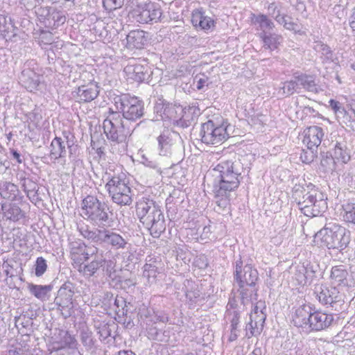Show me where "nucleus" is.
<instances>
[{
    "label": "nucleus",
    "instance_id": "obj_53",
    "mask_svg": "<svg viewBox=\"0 0 355 355\" xmlns=\"http://www.w3.org/2000/svg\"><path fill=\"white\" fill-rule=\"evenodd\" d=\"M239 318H240L239 313L237 311H234L233 315L231 319V327H232V334H234V338H237L236 331H237L238 324L239 323Z\"/></svg>",
    "mask_w": 355,
    "mask_h": 355
},
{
    "label": "nucleus",
    "instance_id": "obj_18",
    "mask_svg": "<svg viewBox=\"0 0 355 355\" xmlns=\"http://www.w3.org/2000/svg\"><path fill=\"white\" fill-rule=\"evenodd\" d=\"M111 245L115 250H125L130 247V244L119 234L105 229L101 243Z\"/></svg>",
    "mask_w": 355,
    "mask_h": 355
},
{
    "label": "nucleus",
    "instance_id": "obj_47",
    "mask_svg": "<svg viewBox=\"0 0 355 355\" xmlns=\"http://www.w3.org/2000/svg\"><path fill=\"white\" fill-rule=\"evenodd\" d=\"M313 48L316 52L320 53L327 59L331 58L332 56V51L330 48L322 42H315Z\"/></svg>",
    "mask_w": 355,
    "mask_h": 355
},
{
    "label": "nucleus",
    "instance_id": "obj_4",
    "mask_svg": "<svg viewBox=\"0 0 355 355\" xmlns=\"http://www.w3.org/2000/svg\"><path fill=\"white\" fill-rule=\"evenodd\" d=\"M314 242L320 247L343 250L349 243V236L344 227L334 223H329L317 232Z\"/></svg>",
    "mask_w": 355,
    "mask_h": 355
},
{
    "label": "nucleus",
    "instance_id": "obj_9",
    "mask_svg": "<svg viewBox=\"0 0 355 355\" xmlns=\"http://www.w3.org/2000/svg\"><path fill=\"white\" fill-rule=\"evenodd\" d=\"M73 288L72 283L65 282L58 290L54 300V303L58 306V309L61 311L62 315L65 318L70 317L73 313Z\"/></svg>",
    "mask_w": 355,
    "mask_h": 355
},
{
    "label": "nucleus",
    "instance_id": "obj_41",
    "mask_svg": "<svg viewBox=\"0 0 355 355\" xmlns=\"http://www.w3.org/2000/svg\"><path fill=\"white\" fill-rule=\"evenodd\" d=\"M157 273V267L155 265L146 263L144 266L143 275L147 279L149 284H151L155 282Z\"/></svg>",
    "mask_w": 355,
    "mask_h": 355
},
{
    "label": "nucleus",
    "instance_id": "obj_52",
    "mask_svg": "<svg viewBox=\"0 0 355 355\" xmlns=\"http://www.w3.org/2000/svg\"><path fill=\"white\" fill-rule=\"evenodd\" d=\"M295 268V279L300 284H305L306 282V277L305 275L306 272V268L304 266H297Z\"/></svg>",
    "mask_w": 355,
    "mask_h": 355
},
{
    "label": "nucleus",
    "instance_id": "obj_46",
    "mask_svg": "<svg viewBox=\"0 0 355 355\" xmlns=\"http://www.w3.org/2000/svg\"><path fill=\"white\" fill-rule=\"evenodd\" d=\"M257 20L260 24V27L263 31L262 33H269V31L272 30V28H274L273 22L269 19H268V17L266 15H259L257 17Z\"/></svg>",
    "mask_w": 355,
    "mask_h": 355
},
{
    "label": "nucleus",
    "instance_id": "obj_23",
    "mask_svg": "<svg viewBox=\"0 0 355 355\" xmlns=\"http://www.w3.org/2000/svg\"><path fill=\"white\" fill-rule=\"evenodd\" d=\"M135 2L136 8L133 12L135 15L136 20L141 24H148L150 22V9L147 8L148 0H133Z\"/></svg>",
    "mask_w": 355,
    "mask_h": 355
},
{
    "label": "nucleus",
    "instance_id": "obj_61",
    "mask_svg": "<svg viewBox=\"0 0 355 355\" xmlns=\"http://www.w3.org/2000/svg\"><path fill=\"white\" fill-rule=\"evenodd\" d=\"M284 26L288 30L294 31H299L297 24L293 22L291 17H290V20L286 21V22L284 24Z\"/></svg>",
    "mask_w": 355,
    "mask_h": 355
},
{
    "label": "nucleus",
    "instance_id": "obj_35",
    "mask_svg": "<svg viewBox=\"0 0 355 355\" xmlns=\"http://www.w3.org/2000/svg\"><path fill=\"white\" fill-rule=\"evenodd\" d=\"M50 156L51 158L57 159L66 156L67 150L64 142L60 137H55L50 146Z\"/></svg>",
    "mask_w": 355,
    "mask_h": 355
},
{
    "label": "nucleus",
    "instance_id": "obj_57",
    "mask_svg": "<svg viewBox=\"0 0 355 355\" xmlns=\"http://www.w3.org/2000/svg\"><path fill=\"white\" fill-rule=\"evenodd\" d=\"M203 15H204L203 12L200 10L193 11V14H192V18H191L192 24L196 27L199 26Z\"/></svg>",
    "mask_w": 355,
    "mask_h": 355
},
{
    "label": "nucleus",
    "instance_id": "obj_55",
    "mask_svg": "<svg viewBox=\"0 0 355 355\" xmlns=\"http://www.w3.org/2000/svg\"><path fill=\"white\" fill-rule=\"evenodd\" d=\"M255 327H257L256 323L250 320V322L246 326V336L248 338H251L261 334V332H255Z\"/></svg>",
    "mask_w": 355,
    "mask_h": 355
},
{
    "label": "nucleus",
    "instance_id": "obj_30",
    "mask_svg": "<svg viewBox=\"0 0 355 355\" xmlns=\"http://www.w3.org/2000/svg\"><path fill=\"white\" fill-rule=\"evenodd\" d=\"M76 339L64 330H59L58 336L54 338V344L57 345L55 350L64 349L65 347H73L76 345Z\"/></svg>",
    "mask_w": 355,
    "mask_h": 355
},
{
    "label": "nucleus",
    "instance_id": "obj_28",
    "mask_svg": "<svg viewBox=\"0 0 355 355\" xmlns=\"http://www.w3.org/2000/svg\"><path fill=\"white\" fill-rule=\"evenodd\" d=\"M330 278L334 284L343 286L348 285V272L345 266H334L331 270Z\"/></svg>",
    "mask_w": 355,
    "mask_h": 355
},
{
    "label": "nucleus",
    "instance_id": "obj_24",
    "mask_svg": "<svg viewBox=\"0 0 355 355\" xmlns=\"http://www.w3.org/2000/svg\"><path fill=\"white\" fill-rule=\"evenodd\" d=\"M106 295L110 302V309L116 313L118 317L126 316L128 312V309L125 298L119 295H116L114 297L112 293H107Z\"/></svg>",
    "mask_w": 355,
    "mask_h": 355
},
{
    "label": "nucleus",
    "instance_id": "obj_37",
    "mask_svg": "<svg viewBox=\"0 0 355 355\" xmlns=\"http://www.w3.org/2000/svg\"><path fill=\"white\" fill-rule=\"evenodd\" d=\"M320 169L324 173L332 171L335 169L336 159L329 152L321 153Z\"/></svg>",
    "mask_w": 355,
    "mask_h": 355
},
{
    "label": "nucleus",
    "instance_id": "obj_51",
    "mask_svg": "<svg viewBox=\"0 0 355 355\" xmlns=\"http://www.w3.org/2000/svg\"><path fill=\"white\" fill-rule=\"evenodd\" d=\"M124 0H103V6L106 10H113L121 8L123 5Z\"/></svg>",
    "mask_w": 355,
    "mask_h": 355
},
{
    "label": "nucleus",
    "instance_id": "obj_26",
    "mask_svg": "<svg viewBox=\"0 0 355 355\" xmlns=\"http://www.w3.org/2000/svg\"><path fill=\"white\" fill-rule=\"evenodd\" d=\"M257 284H252L250 286H239L241 300L243 304H253L257 300Z\"/></svg>",
    "mask_w": 355,
    "mask_h": 355
},
{
    "label": "nucleus",
    "instance_id": "obj_44",
    "mask_svg": "<svg viewBox=\"0 0 355 355\" xmlns=\"http://www.w3.org/2000/svg\"><path fill=\"white\" fill-rule=\"evenodd\" d=\"M317 149H302L300 158L303 163L311 164L317 156Z\"/></svg>",
    "mask_w": 355,
    "mask_h": 355
},
{
    "label": "nucleus",
    "instance_id": "obj_20",
    "mask_svg": "<svg viewBox=\"0 0 355 355\" xmlns=\"http://www.w3.org/2000/svg\"><path fill=\"white\" fill-rule=\"evenodd\" d=\"M71 259L77 263H83L89 259V253L86 252V245L82 241L69 243Z\"/></svg>",
    "mask_w": 355,
    "mask_h": 355
},
{
    "label": "nucleus",
    "instance_id": "obj_11",
    "mask_svg": "<svg viewBox=\"0 0 355 355\" xmlns=\"http://www.w3.org/2000/svg\"><path fill=\"white\" fill-rule=\"evenodd\" d=\"M314 293L319 302L324 305H333L342 301V296L338 290L335 287H328L324 284H317L315 286Z\"/></svg>",
    "mask_w": 355,
    "mask_h": 355
},
{
    "label": "nucleus",
    "instance_id": "obj_16",
    "mask_svg": "<svg viewBox=\"0 0 355 355\" xmlns=\"http://www.w3.org/2000/svg\"><path fill=\"white\" fill-rule=\"evenodd\" d=\"M303 143L310 149H318L324 136L323 130L319 126H311L304 132Z\"/></svg>",
    "mask_w": 355,
    "mask_h": 355
},
{
    "label": "nucleus",
    "instance_id": "obj_5",
    "mask_svg": "<svg viewBox=\"0 0 355 355\" xmlns=\"http://www.w3.org/2000/svg\"><path fill=\"white\" fill-rule=\"evenodd\" d=\"M114 101L119 112L128 121H135L144 115V105L137 97L123 94L116 96Z\"/></svg>",
    "mask_w": 355,
    "mask_h": 355
},
{
    "label": "nucleus",
    "instance_id": "obj_29",
    "mask_svg": "<svg viewBox=\"0 0 355 355\" xmlns=\"http://www.w3.org/2000/svg\"><path fill=\"white\" fill-rule=\"evenodd\" d=\"M20 80L24 87L31 92L37 90L40 83V76L32 71H23Z\"/></svg>",
    "mask_w": 355,
    "mask_h": 355
},
{
    "label": "nucleus",
    "instance_id": "obj_6",
    "mask_svg": "<svg viewBox=\"0 0 355 355\" xmlns=\"http://www.w3.org/2000/svg\"><path fill=\"white\" fill-rule=\"evenodd\" d=\"M105 188L114 203L120 206L132 203L131 189L124 179L114 176L106 183Z\"/></svg>",
    "mask_w": 355,
    "mask_h": 355
},
{
    "label": "nucleus",
    "instance_id": "obj_56",
    "mask_svg": "<svg viewBox=\"0 0 355 355\" xmlns=\"http://www.w3.org/2000/svg\"><path fill=\"white\" fill-rule=\"evenodd\" d=\"M22 182V187L26 193L29 191H34L38 189L37 184L29 179H24Z\"/></svg>",
    "mask_w": 355,
    "mask_h": 355
},
{
    "label": "nucleus",
    "instance_id": "obj_25",
    "mask_svg": "<svg viewBox=\"0 0 355 355\" xmlns=\"http://www.w3.org/2000/svg\"><path fill=\"white\" fill-rule=\"evenodd\" d=\"M126 41V46L128 49H141L144 47L146 42V38L145 37L144 31L135 30L130 31L128 35H127Z\"/></svg>",
    "mask_w": 355,
    "mask_h": 355
},
{
    "label": "nucleus",
    "instance_id": "obj_43",
    "mask_svg": "<svg viewBox=\"0 0 355 355\" xmlns=\"http://www.w3.org/2000/svg\"><path fill=\"white\" fill-rule=\"evenodd\" d=\"M266 318V315L262 311H259V313H251L250 320L255 322L257 325L255 332L262 331Z\"/></svg>",
    "mask_w": 355,
    "mask_h": 355
},
{
    "label": "nucleus",
    "instance_id": "obj_64",
    "mask_svg": "<svg viewBox=\"0 0 355 355\" xmlns=\"http://www.w3.org/2000/svg\"><path fill=\"white\" fill-rule=\"evenodd\" d=\"M27 197L33 202L38 199L37 189L29 191L26 193Z\"/></svg>",
    "mask_w": 355,
    "mask_h": 355
},
{
    "label": "nucleus",
    "instance_id": "obj_31",
    "mask_svg": "<svg viewBox=\"0 0 355 355\" xmlns=\"http://www.w3.org/2000/svg\"><path fill=\"white\" fill-rule=\"evenodd\" d=\"M28 289L36 298L44 302L48 300L53 286L51 285H36L31 283L28 285Z\"/></svg>",
    "mask_w": 355,
    "mask_h": 355
},
{
    "label": "nucleus",
    "instance_id": "obj_32",
    "mask_svg": "<svg viewBox=\"0 0 355 355\" xmlns=\"http://www.w3.org/2000/svg\"><path fill=\"white\" fill-rule=\"evenodd\" d=\"M260 37L263 42V48L270 51L277 49L282 41V36L275 33H261Z\"/></svg>",
    "mask_w": 355,
    "mask_h": 355
},
{
    "label": "nucleus",
    "instance_id": "obj_7",
    "mask_svg": "<svg viewBox=\"0 0 355 355\" xmlns=\"http://www.w3.org/2000/svg\"><path fill=\"white\" fill-rule=\"evenodd\" d=\"M103 127L107 138L116 143L125 141L129 134L119 112L112 111L104 120Z\"/></svg>",
    "mask_w": 355,
    "mask_h": 355
},
{
    "label": "nucleus",
    "instance_id": "obj_33",
    "mask_svg": "<svg viewBox=\"0 0 355 355\" xmlns=\"http://www.w3.org/2000/svg\"><path fill=\"white\" fill-rule=\"evenodd\" d=\"M295 78L298 83V87L300 88L302 87L308 92L315 94L318 92V89L313 76L301 73L295 76Z\"/></svg>",
    "mask_w": 355,
    "mask_h": 355
},
{
    "label": "nucleus",
    "instance_id": "obj_3",
    "mask_svg": "<svg viewBox=\"0 0 355 355\" xmlns=\"http://www.w3.org/2000/svg\"><path fill=\"white\" fill-rule=\"evenodd\" d=\"M82 211L85 218L100 228L110 227L113 223V213L105 202L92 195L82 201Z\"/></svg>",
    "mask_w": 355,
    "mask_h": 355
},
{
    "label": "nucleus",
    "instance_id": "obj_49",
    "mask_svg": "<svg viewBox=\"0 0 355 355\" xmlns=\"http://www.w3.org/2000/svg\"><path fill=\"white\" fill-rule=\"evenodd\" d=\"M112 327H114V324L110 325L107 323L100 324L98 327V334H99L100 338L102 340H105L108 337L111 336L112 334Z\"/></svg>",
    "mask_w": 355,
    "mask_h": 355
},
{
    "label": "nucleus",
    "instance_id": "obj_22",
    "mask_svg": "<svg viewBox=\"0 0 355 355\" xmlns=\"http://www.w3.org/2000/svg\"><path fill=\"white\" fill-rule=\"evenodd\" d=\"M79 101L91 102L95 99L98 94V87L96 83H91L87 85H82L76 92Z\"/></svg>",
    "mask_w": 355,
    "mask_h": 355
},
{
    "label": "nucleus",
    "instance_id": "obj_10",
    "mask_svg": "<svg viewBox=\"0 0 355 355\" xmlns=\"http://www.w3.org/2000/svg\"><path fill=\"white\" fill-rule=\"evenodd\" d=\"M241 261L236 262L234 271V278L238 286H248L257 284L259 280V273L251 264L242 266Z\"/></svg>",
    "mask_w": 355,
    "mask_h": 355
},
{
    "label": "nucleus",
    "instance_id": "obj_45",
    "mask_svg": "<svg viewBox=\"0 0 355 355\" xmlns=\"http://www.w3.org/2000/svg\"><path fill=\"white\" fill-rule=\"evenodd\" d=\"M343 209L345 220L355 224V203H347L343 205Z\"/></svg>",
    "mask_w": 355,
    "mask_h": 355
},
{
    "label": "nucleus",
    "instance_id": "obj_50",
    "mask_svg": "<svg viewBox=\"0 0 355 355\" xmlns=\"http://www.w3.org/2000/svg\"><path fill=\"white\" fill-rule=\"evenodd\" d=\"M35 275L37 277L42 276L46 270L47 265L46 260L40 257H38L35 263Z\"/></svg>",
    "mask_w": 355,
    "mask_h": 355
},
{
    "label": "nucleus",
    "instance_id": "obj_36",
    "mask_svg": "<svg viewBox=\"0 0 355 355\" xmlns=\"http://www.w3.org/2000/svg\"><path fill=\"white\" fill-rule=\"evenodd\" d=\"M19 193L17 187L10 182H0V195L5 199L14 200Z\"/></svg>",
    "mask_w": 355,
    "mask_h": 355
},
{
    "label": "nucleus",
    "instance_id": "obj_2",
    "mask_svg": "<svg viewBox=\"0 0 355 355\" xmlns=\"http://www.w3.org/2000/svg\"><path fill=\"white\" fill-rule=\"evenodd\" d=\"M309 185L305 188L302 184H295L293 188L292 197L302 213L306 216L314 217L327 209V203L317 190L311 189L309 191Z\"/></svg>",
    "mask_w": 355,
    "mask_h": 355
},
{
    "label": "nucleus",
    "instance_id": "obj_19",
    "mask_svg": "<svg viewBox=\"0 0 355 355\" xmlns=\"http://www.w3.org/2000/svg\"><path fill=\"white\" fill-rule=\"evenodd\" d=\"M144 225L148 228L154 238H159L166 230L165 220L162 211L155 212L149 222Z\"/></svg>",
    "mask_w": 355,
    "mask_h": 355
},
{
    "label": "nucleus",
    "instance_id": "obj_27",
    "mask_svg": "<svg viewBox=\"0 0 355 355\" xmlns=\"http://www.w3.org/2000/svg\"><path fill=\"white\" fill-rule=\"evenodd\" d=\"M78 230L80 235L83 236L85 239L91 240L92 241L95 243H101L105 228L91 229L87 225H78Z\"/></svg>",
    "mask_w": 355,
    "mask_h": 355
},
{
    "label": "nucleus",
    "instance_id": "obj_21",
    "mask_svg": "<svg viewBox=\"0 0 355 355\" xmlns=\"http://www.w3.org/2000/svg\"><path fill=\"white\" fill-rule=\"evenodd\" d=\"M334 156L336 161L347 163L351 158L350 150L347 148V141L343 138L336 140L334 144Z\"/></svg>",
    "mask_w": 355,
    "mask_h": 355
},
{
    "label": "nucleus",
    "instance_id": "obj_62",
    "mask_svg": "<svg viewBox=\"0 0 355 355\" xmlns=\"http://www.w3.org/2000/svg\"><path fill=\"white\" fill-rule=\"evenodd\" d=\"M191 110H192L191 107L181 108V110H182V112L183 113V114L180 118V123H184L185 121H189V116H189V112H190V111Z\"/></svg>",
    "mask_w": 355,
    "mask_h": 355
},
{
    "label": "nucleus",
    "instance_id": "obj_12",
    "mask_svg": "<svg viewBox=\"0 0 355 355\" xmlns=\"http://www.w3.org/2000/svg\"><path fill=\"white\" fill-rule=\"evenodd\" d=\"M160 209L155 202L149 198H142L137 203L136 212L141 223L144 225L149 222L154 214L160 211Z\"/></svg>",
    "mask_w": 355,
    "mask_h": 355
},
{
    "label": "nucleus",
    "instance_id": "obj_13",
    "mask_svg": "<svg viewBox=\"0 0 355 355\" xmlns=\"http://www.w3.org/2000/svg\"><path fill=\"white\" fill-rule=\"evenodd\" d=\"M127 79L132 80L138 83H141L148 80L151 71L147 65H143L139 63H130L128 64L123 70Z\"/></svg>",
    "mask_w": 355,
    "mask_h": 355
},
{
    "label": "nucleus",
    "instance_id": "obj_17",
    "mask_svg": "<svg viewBox=\"0 0 355 355\" xmlns=\"http://www.w3.org/2000/svg\"><path fill=\"white\" fill-rule=\"evenodd\" d=\"M313 309L309 305H302L297 308L293 315L292 322L298 327L309 329Z\"/></svg>",
    "mask_w": 355,
    "mask_h": 355
},
{
    "label": "nucleus",
    "instance_id": "obj_34",
    "mask_svg": "<svg viewBox=\"0 0 355 355\" xmlns=\"http://www.w3.org/2000/svg\"><path fill=\"white\" fill-rule=\"evenodd\" d=\"M105 259L102 256L98 257L96 255L95 259L87 265H83V263H79L78 270L83 272L85 275L92 276L101 267H103Z\"/></svg>",
    "mask_w": 355,
    "mask_h": 355
},
{
    "label": "nucleus",
    "instance_id": "obj_15",
    "mask_svg": "<svg viewBox=\"0 0 355 355\" xmlns=\"http://www.w3.org/2000/svg\"><path fill=\"white\" fill-rule=\"evenodd\" d=\"M173 136H175L174 132L166 130L157 137L160 155L171 156L175 153L176 144L173 138Z\"/></svg>",
    "mask_w": 355,
    "mask_h": 355
},
{
    "label": "nucleus",
    "instance_id": "obj_39",
    "mask_svg": "<svg viewBox=\"0 0 355 355\" xmlns=\"http://www.w3.org/2000/svg\"><path fill=\"white\" fill-rule=\"evenodd\" d=\"M2 208L4 210V216L7 219L17 221L23 217L21 209L15 205H9L8 209H6L4 206Z\"/></svg>",
    "mask_w": 355,
    "mask_h": 355
},
{
    "label": "nucleus",
    "instance_id": "obj_38",
    "mask_svg": "<svg viewBox=\"0 0 355 355\" xmlns=\"http://www.w3.org/2000/svg\"><path fill=\"white\" fill-rule=\"evenodd\" d=\"M80 338L83 345L87 349H92L94 345V340L92 331L86 326H83L80 330Z\"/></svg>",
    "mask_w": 355,
    "mask_h": 355
},
{
    "label": "nucleus",
    "instance_id": "obj_14",
    "mask_svg": "<svg viewBox=\"0 0 355 355\" xmlns=\"http://www.w3.org/2000/svg\"><path fill=\"white\" fill-rule=\"evenodd\" d=\"M333 321L334 316L332 314L319 311H312L309 329L315 331L325 329L331 324Z\"/></svg>",
    "mask_w": 355,
    "mask_h": 355
},
{
    "label": "nucleus",
    "instance_id": "obj_1",
    "mask_svg": "<svg viewBox=\"0 0 355 355\" xmlns=\"http://www.w3.org/2000/svg\"><path fill=\"white\" fill-rule=\"evenodd\" d=\"M245 171L241 159L220 162L213 169V192L218 211L228 208L231 193L239 187Z\"/></svg>",
    "mask_w": 355,
    "mask_h": 355
},
{
    "label": "nucleus",
    "instance_id": "obj_63",
    "mask_svg": "<svg viewBox=\"0 0 355 355\" xmlns=\"http://www.w3.org/2000/svg\"><path fill=\"white\" fill-rule=\"evenodd\" d=\"M264 309H266L264 302L259 301L256 302V304L251 313H259V311H263Z\"/></svg>",
    "mask_w": 355,
    "mask_h": 355
},
{
    "label": "nucleus",
    "instance_id": "obj_48",
    "mask_svg": "<svg viewBox=\"0 0 355 355\" xmlns=\"http://www.w3.org/2000/svg\"><path fill=\"white\" fill-rule=\"evenodd\" d=\"M147 8L150 9V22H157L162 17V12L159 7H157L154 3L150 2L148 3Z\"/></svg>",
    "mask_w": 355,
    "mask_h": 355
},
{
    "label": "nucleus",
    "instance_id": "obj_40",
    "mask_svg": "<svg viewBox=\"0 0 355 355\" xmlns=\"http://www.w3.org/2000/svg\"><path fill=\"white\" fill-rule=\"evenodd\" d=\"M299 89H300V87H298V83L296 80L295 76H294L293 79L284 83L280 91H282V94L284 95L291 96L294 94V92L300 93Z\"/></svg>",
    "mask_w": 355,
    "mask_h": 355
},
{
    "label": "nucleus",
    "instance_id": "obj_8",
    "mask_svg": "<svg viewBox=\"0 0 355 355\" xmlns=\"http://www.w3.org/2000/svg\"><path fill=\"white\" fill-rule=\"evenodd\" d=\"M229 125H216L209 120L202 123L200 130L201 140L206 144H218L225 141L229 137Z\"/></svg>",
    "mask_w": 355,
    "mask_h": 355
},
{
    "label": "nucleus",
    "instance_id": "obj_60",
    "mask_svg": "<svg viewBox=\"0 0 355 355\" xmlns=\"http://www.w3.org/2000/svg\"><path fill=\"white\" fill-rule=\"evenodd\" d=\"M329 105L335 112H345V110L341 107L340 103L338 101L331 99L329 101Z\"/></svg>",
    "mask_w": 355,
    "mask_h": 355
},
{
    "label": "nucleus",
    "instance_id": "obj_58",
    "mask_svg": "<svg viewBox=\"0 0 355 355\" xmlns=\"http://www.w3.org/2000/svg\"><path fill=\"white\" fill-rule=\"evenodd\" d=\"M213 25H214V20L209 17L203 15L202 19L200 22V24L199 25V27L202 30H208Z\"/></svg>",
    "mask_w": 355,
    "mask_h": 355
},
{
    "label": "nucleus",
    "instance_id": "obj_59",
    "mask_svg": "<svg viewBox=\"0 0 355 355\" xmlns=\"http://www.w3.org/2000/svg\"><path fill=\"white\" fill-rule=\"evenodd\" d=\"M51 16L55 21L54 25L56 26L63 24L66 20L65 16L61 12H53Z\"/></svg>",
    "mask_w": 355,
    "mask_h": 355
},
{
    "label": "nucleus",
    "instance_id": "obj_54",
    "mask_svg": "<svg viewBox=\"0 0 355 355\" xmlns=\"http://www.w3.org/2000/svg\"><path fill=\"white\" fill-rule=\"evenodd\" d=\"M103 266V270L105 272L106 275L111 277L112 273L115 272V263L112 260H105Z\"/></svg>",
    "mask_w": 355,
    "mask_h": 355
},
{
    "label": "nucleus",
    "instance_id": "obj_42",
    "mask_svg": "<svg viewBox=\"0 0 355 355\" xmlns=\"http://www.w3.org/2000/svg\"><path fill=\"white\" fill-rule=\"evenodd\" d=\"M155 324V323L153 324L147 328V335L148 338L161 342L164 341L165 336L164 334H162L159 328Z\"/></svg>",
    "mask_w": 355,
    "mask_h": 355
}]
</instances>
